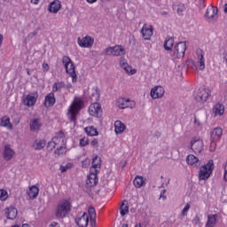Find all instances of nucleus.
Instances as JSON below:
<instances>
[{"mask_svg": "<svg viewBox=\"0 0 227 227\" xmlns=\"http://www.w3.org/2000/svg\"><path fill=\"white\" fill-rule=\"evenodd\" d=\"M70 210V202L68 200H64L57 207L55 215L58 219H63L67 217V214Z\"/></svg>", "mask_w": 227, "mask_h": 227, "instance_id": "obj_4", "label": "nucleus"}, {"mask_svg": "<svg viewBox=\"0 0 227 227\" xmlns=\"http://www.w3.org/2000/svg\"><path fill=\"white\" fill-rule=\"evenodd\" d=\"M103 56H114V48L113 47H107L103 51Z\"/></svg>", "mask_w": 227, "mask_h": 227, "instance_id": "obj_40", "label": "nucleus"}, {"mask_svg": "<svg viewBox=\"0 0 227 227\" xmlns=\"http://www.w3.org/2000/svg\"><path fill=\"white\" fill-rule=\"evenodd\" d=\"M38 98V92H34L27 96L24 99V105L27 107H31L36 104V99Z\"/></svg>", "mask_w": 227, "mask_h": 227, "instance_id": "obj_9", "label": "nucleus"}, {"mask_svg": "<svg viewBox=\"0 0 227 227\" xmlns=\"http://www.w3.org/2000/svg\"><path fill=\"white\" fill-rule=\"evenodd\" d=\"M93 42H95V39H93L91 36L87 35L81 39V37H78V44L80 47H93Z\"/></svg>", "mask_w": 227, "mask_h": 227, "instance_id": "obj_7", "label": "nucleus"}, {"mask_svg": "<svg viewBox=\"0 0 227 227\" xmlns=\"http://www.w3.org/2000/svg\"><path fill=\"white\" fill-rule=\"evenodd\" d=\"M56 142L52 141V142H49L48 143V150H51V152H52L54 150V148H56Z\"/></svg>", "mask_w": 227, "mask_h": 227, "instance_id": "obj_49", "label": "nucleus"}, {"mask_svg": "<svg viewBox=\"0 0 227 227\" xmlns=\"http://www.w3.org/2000/svg\"><path fill=\"white\" fill-rule=\"evenodd\" d=\"M217 141H211L209 151L210 152H215V148L217 147Z\"/></svg>", "mask_w": 227, "mask_h": 227, "instance_id": "obj_48", "label": "nucleus"}, {"mask_svg": "<svg viewBox=\"0 0 227 227\" xmlns=\"http://www.w3.org/2000/svg\"><path fill=\"white\" fill-rule=\"evenodd\" d=\"M164 194H166V190H163V191L160 192V198H162V200H166L167 197L164 196Z\"/></svg>", "mask_w": 227, "mask_h": 227, "instance_id": "obj_55", "label": "nucleus"}, {"mask_svg": "<svg viewBox=\"0 0 227 227\" xmlns=\"http://www.w3.org/2000/svg\"><path fill=\"white\" fill-rule=\"evenodd\" d=\"M89 111L91 116H96V118H100V116H102V107L98 103H95L93 106H91L89 108Z\"/></svg>", "mask_w": 227, "mask_h": 227, "instance_id": "obj_10", "label": "nucleus"}, {"mask_svg": "<svg viewBox=\"0 0 227 227\" xmlns=\"http://www.w3.org/2000/svg\"><path fill=\"white\" fill-rule=\"evenodd\" d=\"M89 141H90V140H89L88 138H86V137L81 138V139H80V145H81L82 146H86V145H90V142H89Z\"/></svg>", "mask_w": 227, "mask_h": 227, "instance_id": "obj_46", "label": "nucleus"}, {"mask_svg": "<svg viewBox=\"0 0 227 227\" xmlns=\"http://www.w3.org/2000/svg\"><path fill=\"white\" fill-rule=\"evenodd\" d=\"M8 198V192L5 190H0V200H4Z\"/></svg>", "mask_w": 227, "mask_h": 227, "instance_id": "obj_45", "label": "nucleus"}, {"mask_svg": "<svg viewBox=\"0 0 227 227\" xmlns=\"http://www.w3.org/2000/svg\"><path fill=\"white\" fill-rule=\"evenodd\" d=\"M75 223L79 227H88V224H90V216H88L87 213H83L81 217L75 219Z\"/></svg>", "mask_w": 227, "mask_h": 227, "instance_id": "obj_11", "label": "nucleus"}, {"mask_svg": "<svg viewBox=\"0 0 227 227\" xmlns=\"http://www.w3.org/2000/svg\"><path fill=\"white\" fill-rule=\"evenodd\" d=\"M223 180H224L225 182H227V172H224Z\"/></svg>", "mask_w": 227, "mask_h": 227, "instance_id": "obj_60", "label": "nucleus"}, {"mask_svg": "<svg viewBox=\"0 0 227 227\" xmlns=\"http://www.w3.org/2000/svg\"><path fill=\"white\" fill-rule=\"evenodd\" d=\"M43 68L44 72H49V64L43 63Z\"/></svg>", "mask_w": 227, "mask_h": 227, "instance_id": "obj_53", "label": "nucleus"}, {"mask_svg": "<svg viewBox=\"0 0 227 227\" xmlns=\"http://www.w3.org/2000/svg\"><path fill=\"white\" fill-rule=\"evenodd\" d=\"M114 129H115V134H122V132L125 131V129H127V126L121 121H116L114 122Z\"/></svg>", "mask_w": 227, "mask_h": 227, "instance_id": "obj_26", "label": "nucleus"}, {"mask_svg": "<svg viewBox=\"0 0 227 227\" xmlns=\"http://www.w3.org/2000/svg\"><path fill=\"white\" fill-rule=\"evenodd\" d=\"M86 184L87 185H89V187H93L97 184H98V178L97 177V174L90 173L87 177Z\"/></svg>", "mask_w": 227, "mask_h": 227, "instance_id": "obj_21", "label": "nucleus"}, {"mask_svg": "<svg viewBox=\"0 0 227 227\" xmlns=\"http://www.w3.org/2000/svg\"><path fill=\"white\" fill-rule=\"evenodd\" d=\"M129 102H130V99L122 98L121 99L119 103V109H127L129 107Z\"/></svg>", "mask_w": 227, "mask_h": 227, "instance_id": "obj_38", "label": "nucleus"}, {"mask_svg": "<svg viewBox=\"0 0 227 227\" xmlns=\"http://www.w3.org/2000/svg\"><path fill=\"white\" fill-rule=\"evenodd\" d=\"M71 164L70 163H67L66 166H63V165H60V171L61 173H66V171H67L70 168Z\"/></svg>", "mask_w": 227, "mask_h": 227, "instance_id": "obj_47", "label": "nucleus"}, {"mask_svg": "<svg viewBox=\"0 0 227 227\" xmlns=\"http://www.w3.org/2000/svg\"><path fill=\"white\" fill-rule=\"evenodd\" d=\"M2 43H3V35L0 34V47H1Z\"/></svg>", "mask_w": 227, "mask_h": 227, "instance_id": "obj_61", "label": "nucleus"}, {"mask_svg": "<svg viewBox=\"0 0 227 227\" xmlns=\"http://www.w3.org/2000/svg\"><path fill=\"white\" fill-rule=\"evenodd\" d=\"M185 51H187V45L185 42L177 43L173 50V56L175 59H180L185 56Z\"/></svg>", "mask_w": 227, "mask_h": 227, "instance_id": "obj_5", "label": "nucleus"}, {"mask_svg": "<svg viewBox=\"0 0 227 227\" xmlns=\"http://www.w3.org/2000/svg\"><path fill=\"white\" fill-rule=\"evenodd\" d=\"M62 63L65 67L66 74H68L70 77H72L73 82H77V74L75 73V66H74V62L68 56H64L62 58Z\"/></svg>", "mask_w": 227, "mask_h": 227, "instance_id": "obj_1", "label": "nucleus"}, {"mask_svg": "<svg viewBox=\"0 0 227 227\" xmlns=\"http://www.w3.org/2000/svg\"><path fill=\"white\" fill-rule=\"evenodd\" d=\"M32 4H38L40 0H31Z\"/></svg>", "mask_w": 227, "mask_h": 227, "instance_id": "obj_57", "label": "nucleus"}, {"mask_svg": "<svg viewBox=\"0 0 227 227\" xmlns=\"http://www.w3.org/2000/svg\"><path fill=\"white\" fill-rule=\"evenodd\" d=\"M38 192H40V189H38L36 185H33L32 187L29 188L27 194L29 198L35 200L38 196Z\"/></svg>", "mask_w": 227, "mask_h": 227, "instance_id": "obj_30", "label": "nucleus"}, {"mask_svg": "<svg viewBox=\"0 0 227 227\" xmlns=\"http://www.w3.org/2000/svg\"><path fill=\"white\" fill-rule=\"evenodd\" d=\"M114 49V56H125V48L121 45H115L113 47Z\"/></svg>", "mask_w": 227, "mask_h": 227, "instance_id": "obj_34", "label": "nucleus"}, {"mask_svg": "<svg viewBox=\"0 0 227 227\" xmlns=\"http://www.w3.org/2000/svg\"><path fill=\"white\" fill-rule=\"evenodd\" d=\"M173 45H175V38L169 36L166 37L163 44L165 51H173Z\"/></svg>", "mask_w": 227, "mask_h": 227, "instance_id": "obj_23", "label": "nucleus"}, {"mask_svg": "<svg viewBox=\"0 0 227 227\" xmlns=\"http://www.w3.org/2000/svg\"><path fill=\"white\" fill-rule=\"evenodd\" d=\"M89 216L90 219H97V211H95V207H90L89 208Z\"/></svg>", "mask_w": 227, "mask_h": 227, "instance_id": "obj_39", "label": "nucleus"}, {"mask_svg": "<svg viewBox=\"0 0 227 227\" xmlns=\"http://www.w3.org/2000/svg\"><path fill=\"white\" fill-rule=\"evenodd\" d=\"M120 67H122L129 75H134V74L137 72L136 69H132V67L129 66V63H127L125 59H121Z\"/></svg>", "mask_w": 227, "mask_h": 227, "instance_id": "obj_13", "label": "nucleus"}, {"mask_svg": "<svg viewBox=\"0 0 227 227\" xmlns=\"http://www.w3.org/2000/svg\"><path fill=\"white\" fill-rule=\"evenodd\" d=\"M129 202L127 200H123L120 207V213L122 217H125L129 214Z\"/></svg>", "mask_w": 227, "mask_h": 227, "instance_id": "obj_33", "label": "nucleus"}, {"mask_svg": "<svg viewBox=\"0 0 227 227\" xmlns=\"http://www.w3.org/2000/svg\"><path fill=\"white\" fill-rule=\"evenodd\" d=\"M213 171H214V160H209L206 165L200 168L199 171V180H208Z\"/></svg>", "mask_w": 227, "mask_h": 227, "instance_id": "obj_3", "label": "nucleus"}, {"mask_svg": "<svg viewBox=\"0 0 227 227\" xmlns=\"http://www.w3.org/2000/svg\"><path fill=\"white\" fill-rule=\"evenodd\" d=\"M90 226L97 227V218L90 219Z\"/></svg>", "mask_w": 227, "mask_h": 227, "instance_id": "obj_52", "label": "nucleus"}, {"mask_svg": "<svg viewBox=\"0 0 227 227\" xmlns=\"http://www.w3.org/2000/svg\"><path fill=\"white\" fill-rule=\"evenodd\" d=\"M61 88H65V82H59L53 84V91H58V90H61Z\"/></svg>", "mask_w": 227, "mask_h": 227, "instance_id": "obj_41", "label": "nucleus"}, {"mask_svg": "<svg viewBox=\"0 0 227 227\" xmlns=\"http://www.w3.org/2000/svg\"><path fill=\"white\" fill-rule=\"evenodd\" d=\"M38 31H40V27L36 28L34 32L28 34L26 40H32L33 37L36 36L38 35Z\"/></svg>", "mask_w": 227, "mask_h": 227, "instance_id": "obj_44", "label": "nucleus"}, {"mask_svg": "<svg viewBox=\"0 0 227 227\" xmlns=\"http://www.w3.org/2000/svg\"><path fill=\"white\" fill-rule=\"evenodd\" d=\"M189 208H191V205L186 204L182 211V215H185L187 214V212L189 211Z\"/></svg>", "mask_w": 227, "mask_h": 227, "instance_id": "obj_50", "label": "nucleus"}, {"mask_svg": "<svg viewBox=\"0 0 227 227\" xmlns=\"http://www.w3.org/2000/svg\"><path fill=\"white\" fill-rule=\"evenodd\" d=\"M87 3H90V4H93V3H97V0H87Z\"/></svg>", "mask_w": 227, "mask_h": 227, "instance_id": "obj_59", "label": "nucleus"}, {"mask_svg": "<svg viewBox=\"0 0 227 227\" xmlns=\"http://www.w3.org/2000/svg\"><path fill=\"white\" fill-rule=\"evenodd\" d=\"M45 140H40L35 146L34 145L35 150H42V148H45Z\"/></svg>", "mask_w": 227, "mask_h": 227, "instance_id": "obj_42", "label": "nucleus"}, {"mask_svg": "<svg viewBox=\"0 0 227 227\" xmlns=\"http://www.w3.org/2000/svg\"><path fill=\"white\" fill-rule=\"evenodd\" d=\"M48 10L50 13H58L61 10V2L55 0L49 4Z\"/></svg>", "mask_w": 227, "mask_h": 227, "instance_id": "obj_17", "label": "nucleus"}, {"mask_svg": "<svg viewBox=\"0 0 227 227\" xmlns=\"http://www.w3.org/2000/svg\"><path fill=\"white\" fill-rule=\"evenodd\" d=\"M219 10L217 9V7H209L207 9L205 17L206 19H208V20H214V19L217 18V13H218Z\"/></svg>", "mask_w": 227, "mask_h": 227, "instance_id": "obj_16", "label": "nucleus"}, {"mask_svg": "<svg viewBox=\"0 0 227 227\" xmlns=\"http://www.w3.org/2000/svg\"><path fill=\"white\" fill-rule=\"evenodd\" d=\"M27 75H31V72L29 71V68L26 69Z\"/></svg>", "mask_w": 227, "mask_h": 227, "instance_id": "obj_64", "label": "nucleus"}, {"mask_svg": "<svg viewBox=\"0 0 227 227\" xmlns=\"http://www.w3.org/2000/svg\"><path fill=\"white\" fill-rule=\"evenodd\" d=\"M221 136H223V129L215 128L211 132L210 141H219L221 139Z\"/></svg>", "mask_w": 227, "mask_h": 227, "instance_id": "obj_19", "label": "nucleus"}, {"mask_svg": "<svg viewBox=\"0 0 227 227\" xmlns=\"http://www.w3.org/2000/svg\"><path fill=\"white\" fill-rule=\"evenodd\" d=\"M84 105V102L81 99H77V98H74L72 105L70 106L68 109V114L70 121H75L77 120V113L82 109V106Z\"/></svg>", "mask_w": 227, "mask_h": 227, "instance_id": "obj_2", "label": "nucleus"}, {"mask_svg": "<svg viewBox=\"0 0 227 227\" xmlns=\"http://www.w3.org/2000/svg\"><path fill=\"white\" fill-rule=\"evenodd\" d=\"M56 155H65L67 153V148L65 146H60L55 151Z\"/></svg>", "mask_w": 227, "mask_h": 227, "instance_id": "obj_43", "label": "nucleus"}, {"mask_svg": "<svg viewBox=\"0 0 227 227\" xmlns=\"http://www.w3.org/2000/svg\"><path fill=\"white\" fill-rule=\"evenodd\" d=\"M191 150L194 152V153H201L203 152V140L193 137L191 141Z\"/></svg>", "mask_w": 227, "mask_h": 227, "instance_id": "obj_6", "label": "nucleus"}, {"mask_svg": "<svg viewBox=\"0 0 227 227\" xmlns=\"http://www.w3.org/2000/svg\"><path fill=\"white\" fill-rule=\"evenodd\" d=\"M208 97H210V94H208L207 89H200L195 96V100H197V102H207Z\"/></svg>", "mask_w": 227, "mask_h": 227, "instance_id": "obj_8", "label": "nucleus"}, {"mask_svg": "<svg viewBox=\"0 0 227 227\" xmlns=\"http://www.w3.org/2000/svg\"><path fill=\"white\" fill-rule=\"evenodd\" d=\"M5 214H6L7 219H11L12 221H13V219L17 217L18 211H17V208L12 207H6Z\"/></svg>", "mask_w": 227, "mask_h": 227, "instance_id": "obj_24", "label": "nucleus"}, {"mask_svg": "<svg viewBox=\"0 0 227 227\" xmlns=\"http://www.w3.org/2000/svg\"><path fill=\"white\" fill-rule=\"evenodd\" d=\"M141 33L144 40H150V38H152L153 35V28L143 27V28L141 29Z\"/></svg>", "mask_w": 227, "mask_h": 227, "instance_id": "obj_25", "label": "nucleus"}, {"mask_svg": "<svg viewBox=\"0 0 227 227\" xmlns=\"http://www.w3.org/2000/svg\"><path fill=\"white\" fill-rule=\"evenodd\" d=\"M84 130H85L87 136H91V137H93V136H97V135L98 134V131L97 129H95L93 126H91V127H86V128L84 129Z\"/></svg>", "mask_w": 227, "mask_h": 227, "instance_id": "obj_35", "label": "nucleus"}, {"mask_svg": "<svg viewBox=\"0 0 227 227\" xmlns=\"http://www.w3.org/2000/svg\"><path fill=\"white\" fill-rule=\"evenodd\" d=\"M224 172H227V161L223 165Z\"/></svg>", "mask_w": 227, "mask_h": 227, "instance_id": "obj_58", "label": "nucleus"}, {"mask_svg": "<svg viewBox=\"0 0 227 227\" xmlns=\"http://www.w3.org/2000/svg\"><path fill=\"white\" fill-rule=\"evenodd\" d=\"M40 129V120L35 119L30 121V130H38Z\"/></svg>", "mask_w": 227, "mask_h": 227, "instance_id": "obj_37", "label": "nucleus"}, {"mask_svg": "<svg viewBox=\"0 0 227 227\" xmlns=\"http://www.w3.org/2000/svg\"><path fill=\"white\" fill-rule=\"evenodd\" d=\"M161 15H162V17H166V15H168V12H162Z\"/></svg>", "mask_w": 227, "mask_h": 227, "instance_id": "obj_62", "label": "nucleus"}, {"mask_svg": "<svg viewBox=\"0 0 227 227\" xmlns=\"http://www.w3.org/2000/svg\"><path fill=\"white\" fill-rule=\"evenodd\" d=\"M133 184L137 189H141V187L145 185V179L142 176H136L135 179L133 180Z\"/></svg>", "mask_w": 227, "mask_h": 227, "instance_id": "obj_31", "label": "nucleus"}, {"mask_svg": "<svg viewBox=\"0 0 227 227\" xmlns=\"http://www.w3.org/2000/svg\"><path fill=\"white\" fill-rule=\"evenodd\" d=\"M58 137H59V139H63V137H65V133L63 131H59Z\"/></svg>", "mask_w": 227, "mask_h": 227, "instance_id": "obj_56", "label": "nucleus"}, {"mask_svg": "<svg viewBox=\"0 0 227 227\" xmlns=\"http://www.w3.org/2000/svg\"><path fill=\"white\" fill-rule=\"evenodd\" d=\"M224 13H227V4H225L224 5V10H223Z\"/></svg>", "mask_w": 227, "mask_h": 227, "instance_id": "obj_63", "label": "nucleus"}, {"mask_svg": "<svg viewBox=\"0 0 227 227\" xmlns=\"http://www.w3.org/2000/svg\"><path fill=\"white\" fill-rule=\"evenodd\" d=\"M199 70H205V57L203 56V50L197 49L196 51Z\"/></svg>", "mask_w": 227, "mask_h": 227, "instance_id": "obj_15", "label": "nucleus"}, {"mask_svg": "<svg viewBox=\"0 0 227 227\" xmlns=\"http://www.w3.org/2000/svg\"><path fill=\"white\" fill-rule=\"evenodd\" d=\"M213 113H215V116H223V114H224V105L216 104L213 108Z\"/></svg>", "mask_w": 227, "mask_h": 227, "instance_id": "obj_28", "label": "nucleus"}, {"mask_svg": "<svg viewBox=\"0 0 227 227\" xmlns=\"http://www.w3.org/2000/svg\"><path fill=\"white\" fill-rule=\"evenodd\" d=\"M193 223L195 224H201V221L200 220V216L196 215L193 219Z\"/></svg>", "mask_w": 227, "mask_h": 227, "instance_id": "obj_51", "label": "nucleus"}, {"mask_svg": "<svg viewBox=\"0 0 227 227\" xmlns=\"http://www.w3.org/2000/svg\"><path fill=\"white\" fill-rule=\"evenodd\" d=\"M207 120V111L199 110L197 111L196 115H194V124L200 127V121H205Z\"/></svg>", "mask_w": 227, "mask_h": 227, "instance_id": "obj_12", "label": "nucleus"}, {"mask_svg": "<svg viewBox=\"0 0 227 227\" xmlns=\"http://www.w3.org/2000/svg\"><path fill=\"white\" fill-rule=\"evenodd\" d=\"M14 154L15 153L13 152V150H12V147H10V145H7L4 146V160H12V159H13Z\"/></svg>", "mask_w": 227, "mask_h": 227, "instance_id": "obj_20", "label": "nucleus"}, {"mask_svg": "<svg viewBox=\"0 0 227 227\" xmlns=\"http://www.w3.org/2000/svg\"><path fill=\"white\" fill-rule=\"evenodd\" d=\"M217 223V215H208L206 227H214Z\"/></svg>", "mask_w": 227, "mask_h": 227, "instance_id": "obj_29", "label": "nucleus"}, {"mask_svg": "<svg viewBox=\"0 0 227 227\" xmlns=\"http://www.w3.org/2000/svg\"><path fill=\"white\" fill-rule=\"evenodd\" d=\"M100 166H102V160H100V158H98V156H95L92 159V168L94 169H97V168H100Z\"/></svg>", "mask_w": 227, "mask_h": 227, "instance_id": "obj_36", "label": "nucleus"}, {"mask_svg": "<svg viewBox=\"0 0 227 227\" xmlns=\"http://www.w3.org/2000/svg\"><path fill=\"white\" fill-rule=\"evenodd\" d=\"M172 8L178 15H182L185 12V4L181 3L174 4Z\"/></svg>", "mask_w": 227, "mask_h": 227, "instance_id": "obj_32", "label": "nucleus"}, {"mask_svg": "<svg viewBox=\"0 0 227 227\" xmlns=\"http://www.w3.org/2000/svg\"><path fill=\"white\" fill-rule=\"evenodd\" d=\"M54 104H56V98H54V93L48 94L44 99L45 107H52Z\"/></svg>", "mask_w": 227, "mask_h": 227, "instance_id": "obj_22", "label": "nucleus"}, {"mask_svg": "<svg viewBox=\"0 0 227 227\" xmlns=\"http://www.w3.org/2000/svg\"><path fill=\"white\" fill-rule=\"evenodd\" d=\"M0 126L5 127L6 129H9V130H12V129H13V124H12V122H10V117H8V116H4L1 119Z\"/></svg>", "mask_w": 227, "mask_h": 227, "instance_id": "obj_27", "label": "nucleus"}, {"mask_svg": "<svg viewBox=\"0 0 227 227\" xmlns=\"http://www.w3.org/2000/svg\"><path fill=\"white\" fill-rule=\"evenodd\" d=\"M90 145L91 146H97V145H98V140L97 139H93L91 142H90Z\"/></svg>", "mask_w": 227, "mask_h": 227, "instance_id": "obj_54", "label": "nucleus"}, {"mask_svg": "<svg viewBox=\"0 0 227 227\" xmlns=\"http://www.w3.org/2000/svg\"><path fill=\"white\" fill-rule=\"evenodd\" d=\"M164 96V88L157 86L151 90V97L153 99L160 98Z\"/></svg>", "mask_w": 227, "mask_h": 227, "instance_id": "obj_14", "label": "nucleus"}, {"mask_svg": "<svg viewBox=\"0 0 227 227\" xmlns=\"http://www.w3.org/2000/svg\"><path fill=\"white\" fill-rule=\"evenodd\" d=\"M186 162L190 166H193V168H200V162L198 157L194 156V154H189L186 158Z\"/></svg>", "mask_w": 227, "mask_h": 227, "instance_id": "obj_18", "label": "nucleus"}]
</instances>
